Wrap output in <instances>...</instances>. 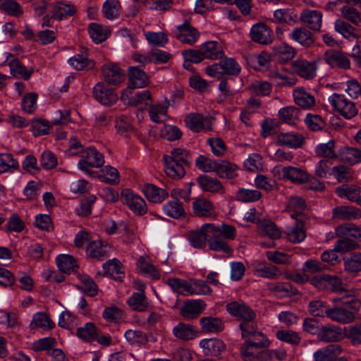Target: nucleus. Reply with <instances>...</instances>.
I'll return each mask as SVG.
<instances>
[{
    "instance_id": "nucleus-1",
    "label": "nucleus",
    "mask_w": 361,
    "mask_h": 361,
    "mask_svg": "<svg viewBox=\"0 0 361 361\" xmlns=\"http://www.w3.org/2000/svg\"><path fill=\"white\" fill-rule=\"evenodd\" d=\"M163 160L166 175L174 179L183 178L185 173V167L191 163L190 153L181 148L172 149L170 155L164 156Z\"/></svg>"
},
{
    "instance_id": "nucleus-2",
    "label": "nucleus",
    "mask_w": 361,
    "mask_h": 361,
    "mask_svg": "<svg viewBox=\"0 0 361 361\" xmlns=\"http://www.w3.org/2000/svg\"><path fill=\"white\" fill-rule=\"evenodd\" d=\"M221 59L219 63L206 67L205 73L208 75L220 79L224 75L236 76L240 74L241 67L235 59L225 57Z\"/></svg>"
},
{
    "instance_id": "nucleus-3",
    "label": "nucleus",
    "mask_w": 361,
    "mask_h": 361,
    "mask_svg": "<svg viewBox=\"0 0 361 361\" xmlns=\"http://www.w3.org/2000/svg\"><path fill=\"white\" fill-rule=\"evenodd\" d=\"M328 101L334 111L345 118L350 119L357 114L355 104L348 99L344 94L333 93L329 97Z\"/></svg>"
},
{
    "instance_id": "nucleus-4",
    "label": "nucleus",
    "mask_w": 361,
    "mask_h": 361,
    "mask_svg": "<svg viewBox=\"0 0 361 361\" xmlns=\"http://www.w3.org/2000/svg\"><path fill=\"white\" fill-rule=\"evenodd\" d=\"M104 164L103 154L99 152L95 147H90L82 152V158L78 165L82 171H87L90 167L98 168Z\"/></svg>"
},
{
    "instance_id": "nucleus-5",
    "label": "nucleus",
    "mask_w": 361,
    "mask_h": 361,
    "mask_svg": "<svg viewBox=\"0 0 361 361\" xmlns=\"http://www.w3.org/2000/svg\"><path fill=\"white\" fill-rule=\"evenodd\" d=\"M226 309L230 315L240 322L255 319V312L245 302L231 301L226 305Z\"/></svg>"
},
{
    "instance_id": "nucleus-6",
    "label": "nucleus",
    "mask_w": 361,
    "mask_h": 361,
    "mask_svg": "<svg viewBox=\"0 0 361 361\" xmlns=\"http://www.w3.org/2000/svg\"><path fill=\"white\" fill-rule=\"evenodd\" d=\"M239 329L241 331V336L245 341L250 340L251 337H261L259 341H254V344L257 345H269L270 342L264 335L257 331L256 322L255 319L245 320L240 322Z\"/></svg>"
},
{
    "instance_id": "nucleus-7",
    "label": "nucleus",
    "mask_w": 361,
    "mask_h": 361,
    "mask_svg": "<svg viewBox=\"0 0 361 361\" xmlns=\"http://www.w3.org/2000/svg\"><path fill=\"white\" fill-rule=\"evenodd\" d=\"M214 229V224H204L200 229L191 231L188 237L190 244L196 248L204 247L208 238L212 235Z\"/></svg>"
},
{
    "instance_id": "nucleus-8",
    "label": "nucleus",
    "mask_w": 361,
    "mask_h": 361,
    "mask_svg": "<svg viewBox=\"0 0 361 361\" xmlns=\"http://www.w3.org/2000/svg\"><path fill=\"white\" fill-rule=\"evenodd\" d=\"M92 94L94 98L104 106H111L118 99V96L114 89L101 82L94 85Z\"/></svg>"
},
{
    "instance_id": "nucleus-9",
    "label": "nucleus",
    "mask_w": 361,
    "mask_h": 361,
    "mask_svg": "<svg viewBox=\"0 0 361 361\" xmlns=\"http://www.w3.org/2000/svg\"><path fill=\"white\" fill-rule=\"evenodd\" d=\"M317 337L324 343L339 342L345 338L343 329L334 324H326L319 328Z\"/></svg>"
},
{
    "instance_id": "nucleus-10",
    "label": "nucleus",
    "mask_w": 361,
    "mask_h": 361,
    "mask_svg": "<svg viewBox=\"0 0 361 361\" xmlns=\"http://www.w3.org/2000/svg\"><path fill=\"white\" fill-rule=\"evenodd\" d=\"M250 35L252 41L261 44H271L274 39L271 30L262 23L254 25L250 30Z\"/></svg>"
},
{
    "instance_id": "nucleus-11",
    "label": "nucleus",
    "mask_w": 361,
    "mask_h": 361,
    "mask_svg": "<svg viewBox=\"0 0 361 361\" xmlns=\"http://www.w3.org/2000/svg\"><path fill=\"white\" fill-rule=\"evenodd\" d=\"M175 37L183 43L192 44L198 40L200 33L186 20L182 25L177 26Z\"/></svg>"
},
{
    "instance_id": "nucleus-12",
    "label": "nucleus",
    "mask_w": 361,
    "mask_h": 361,
    "mask_svg": "<svg viewBox=\"0 0 361 361\" xmlns=\"http://www.w3.org/2000/svg\"><path fill=\"white\" fill-rule=\"evenodd\" d=\"M293 71L301 78L311 80L317 75V61L298 59L292 63Z\"/></svg>"
},
{
    "instance_id": "nucleus-13",
    "label": "nucleus",
    "mask_w": 361,
    "mask_h": 361,
    "mask_svg": "<svg viewBox=\"0 0 361 361\" xmlns=\"http://www.w3.org/2000/svg\"><path fill=\"white\" fill-rule=\"evenodd\" d=\"M76 12L73 4L64 1H56L51 5L50 13L54 19L63 20L73 16Z\"/></svg>"
},
{
    "instance_id": "nucleus-14",
    "label": "nucleus",
    "mask_w": 361,
    "mask_h": 361,
    "mask_svg": "<svg viewBox=\"0 0 361 361\" xmlns=\"http://www.w3.org/2000/svg\"><path fill=\"white\" fill-rule=\"evenodd\" d=\"M325 61L331 67H338L342 69L350 68V61L343 52L337 50L326 51L324 56Z\"/></svg>"
},
{
    "instance_id": "nucleus-15",
    "label": "nucleus",
    "mask_w": 361,
    "mask_h": 361,
    "mask_svg": "<svg viewBox=\"0 0 361 361\" xmlns=\"http://www.w3.org/2000/svg\"><path fill=\"white\" fill-rule=\"evenodd\" d=\"M102 73L105 81L115 85L124 81L126 78L121 68L114 63L104 64L102 67Z\"/></svg>"
},
{
    "instance_id": "nucleus-16",
    "label": "nucleus",
    "mask_w": 361,
    "mask_h": 361,
    "mask_svg": "<svg viewBox=\"0 0 361 361\" xmlns=\"http://www.w3.org/2000/svg\"><path fill=\"white\" fill-rule=\"evenodd\" d=\"M281 173L284 179L288 180L294 184L302 185L308 180L307 171L302 168L292 166H284Z\"/></svg>"
},
{
    "instance_id": "nucleus-17",
    "label": "nucleus",
    "mask_w": 361,
    "mask_h": 361,
    "mask_svg": "<svg viewBox=\"0 0 361 361\" xmlns=\"http://www.w3.org/2000/svg\"><path fill=\"white\" fill-rule=\"evenodd\" d=\"M205 302L200 299L187 301L180 308V314L186 319L197 317L205 309Z\"/></svg>"
},
{
    "instance_id": "nucleus-18",
    "label": "nucleus",
    "mask_w": 361,
    "mask_h": 361,
    "mask_svg": "<svg viewBox=\"0 0 361 361\" xmlns=\"http://www.w3.org/2000/svg\"><path fill=\"white\" fill-rule=\"evenodd\" d=\"M343 352V348L338 344H330L322 348L313 354L314 361H333Z\"/></svg>"
},
{
    "instance_id": "nucleus-19",
    "label": "nucleus",
    "mask_w": 361,
    "mask_h": 361,
    "mask_svg": "<svg viewBox=\"0 0 361 361\" xmlns=\"http://www.w3.org/2000/svg\"><path fill=\"white\" fill-rule=\"evenodd\" d=\"M199 345L206 355L217 356L226 350L224 342L216 338L202 339Z\"/></svg>"
},
{
    "instance_id": "nucleus-20",
    "label": "nucleus",
    "mask_w": 361,
    "mask_h": 361,
    "mask_svg": "<svg viewBox=\"0 0 361 361\" xmlns=\"http://www.w3.org/2000/svg\"><path fill=\"white\" fill-rule=\"evenodd\" d=\"M172 332L177 339L184 341H192L198 336V331L196 327L183 322L175 326Z\"/></svg>"
},
{
    "instance_id": "nucleus-21",
    "label": "nucleus",
    "mask_w": 361,
    "mask_h": 361,
    "mask_svg": "<svg viewBox=\"0 0 361 361\" xmlns=\"http://www.w3.org/2000/svg\"><path fill=\"white\" fill-rule=\"evenodd\" d=\"M300 19L309 29L317 31L322 27V13L319 11L306 9L301 13Z\"/></svg>"
},
{
    "instance_id": "nucleus-22",
    "label": "nucleus",
    "mask_w": 361,
    "mask_h": 361,
    "mask_svg": "<svg viewBox=\"0 0 361 361\" xmlns=\"http://www.w3.org/2000/svg\"><path fill=\"white\" fill-rule=\"evenodd\" d=\"M335 192L342 199L361 203V188L356 185H342Z\"/></svg>"
},
{
    "instance_id": "nucleus-23",
    "label": "nucleus",
    "mask_w": 361,
    "mask_h": 361,
    "mask_svg": "<svg viewBox=\"0 0 361 361\" xmlns=\"http://www.w3.org/2000/svg\"><path fill=\"white\" fill-rule=\"evenodd\" d=\"M336 158L350 166L361 163V150L355 147H343L337 153Z\"/></svg>"
},
{
    "instance_id": "nucleus-24",
    "label": "nucleus",
    "mask_w": 361,
    "mask_h": 361,
    "mask_svg": "<svg viewBox=\"0 0 361 361\" xmlns=\"http://www.w3.org/2000/svg\"><path fill=\"white\" fill-rule=\"evenodd\" d=\"M327 317L334 322L345 324L352 323L355 319L353 311L338 307H329Z\"/></svg>"
},
{
    "instance_id": "nucleus-25",
    "label": "nucleus",
    "mask_w": 361,
    "mask_h": 361,
    "mask_svg": "<svg viewBox=\"0 0 361 361\" xmlns=\"http://www.w3.org/2000/svg\"><path fill=\"white\" fill-rule=\"evenodd\" d=\"M311 283L319 290H339L340 279L329 275L317 276L312 279Z\"/></svg>"
},
{
    "instance_id": "nucleus-26",
    "label": "nucleus",
    "mask_w": 361,
    "mask_h": 361,
    "mask_svg": "<svg viewBox=\"0 0 361 361\" xmlns=\"http://www.w3.org/2000/svg\"><path fill=\"white\" fill-rule=\"evenodd\" d=\"M9 56L12 59L9 60L8 57H7L6 62L8 63L10 67L11 73L16 77L20 76L25 80H29L31 75L34 73V68L32 67L26 68L18 59L13 58L11 54H9Z\"/></svg>"
},
{
    "instance_id": "nucleus-27",
    "label": "nucleus",
    "mask_w": 361,
    "mask_h": 361,
    "mask_svg": "<svg viewBox=\"0 0 361 361\" xmlns=\"http://www.w3.org/2000/svg\"><path fill=\"white\" fill-rule=\"evenodd\" d=\"M142 191L145 194L147 200L152 203L161 202L169 195L165 190L150 183L144 185Z\"/></svg>"
},
{
    "instance_id": "nucleus-28",
    "label": "nucleus",
    "mask_w": 361,
    "mask_h": 361,
    "mask_svg": "<svg viewBox=\"0 0 361 361\" xmlns=\"http://www.w3.org/2000/svg\"><path fill=\"white\" fill-rule=\"evenodd\" d=\"M204 59L216 60L222 59L224 51L221 44L216 41H208L200 46Z\"/></svg>"
},
{
    "instance_id": "nucleus-29",
    "label": "nucleus",
    "mask_w": 361,
    "mask_h": 361,
    "mask_svg": "<svg viewBox=\"0 0 361 361\" xmlns=\"http://www.w3.org/2000/svg\"><path fill=\"white\" fill-rule=\"evenodd\" d=\"M290 37L304 47H310L314 42L313 34L303 27L294 28L290 34Z\"/></svg>"
},
{
    "instance_id": "nucleus-30",
    "label": "nucleus",
    "mask_w": 361,
    "mask_h": 361,
    "mask_svg": "<svg viewBox=\"0 0 361 361\" xmlns=\"http://www.w3.org/2000/svg\"><path fill=\"white\" fill-rule=\"evenodd\" d=\"M295 103L302 109H310L314 106V97L303 87H298L293 92Z\"/></svg>"
},
{
    "instance_id": "nucleus-31",
    "label": "nucleus",
    "mask_w": 361,
    "mask_h": 361,
    "mask_svg": "<svg viewBox=\"0 0 361 361\" xmlns=\"http://www.w3.org/2000/svg\"><path fill=\"white\" fill-rule=\"evenodd\" d=\"M102 267L104 274L115 280L121 281L124 276L122 264L116 258L106 261Z\"/></svg>"
},
{
    "instance_id": "nucleus-32",
    "label": "nucleus",
    "mask_w": 361,
    "mask_h": 361,
    "mask_svg": "<svg viewBox=\"0 0 361 361\" xmlns=\"http://www.w3.org/2000/svg\"><path fill=\"white\" fill-rule=\"evenodd\" d=\"M303 142V137L300 135L291 133H280L276 139L278 145L287 146L290 148L300 147Z\"/></svg>"
},
{
    "instance_id": "nucleus-33",
    "label": "nucleus",
    "mask_w": 361,
    "mask_h": 361,
    "mask_svg": "<svg viewBox=\"0 0 361 361\" xmlns=\"http://www.w3.org/2000/svg\"><path fill=\"white\" fill-rule=\"evenodd\" d=\"M335 217L343 220H353L361 217V210L352 205H341L334 209Z\"/></svg>"
},
{
    "instance_id": "nucleus-34",
    "label": "nucleus",
    "mask_w": 361,
    "mask_h": 361,
    "mask_svg": "<svg viewBox=\"0 0 361 361\" xmlns=\"http://www.w3.org/2000/svg\"><path fill=\"white\" fill-rule=\"evenodd\" d=\"M129 87L142 88L148 84V78L144 71L137 67L129 68Z\"/></svg>"
},
{
    "instance_id": "nucleus-35",
    "label": "nucleus",
    "mask_w": 361,
    "mask_h": 361,
    "mask_svg": "<svg viewBox=\"0 0 361 361\" xmlns=\"http://www.w3.org/2000/svg\"><path fill=\"white\" fill-rule=\"evenodd\" d=\"M255 275L267 279H277L281 272L274 265L268 263H258L254 267Z\"/></svg>"
},
{
    "instance_id": "nucleus-36",
    "label": "nucleus",
    "mask_w": 361,
    "mask_h": 361,
    "mask_svg": "<svg viewBox=\"0 0 361 361\" xmlns=\"http://www.w3.org/2000/svg\"><path fill=\"white\" fill-rule=\"evenodd\" d=\"M87 255L92 258L104 260L109 255L108 247L100 240H93L87 244Z\"/></svg>"
},
{
    "instance_id": "nucleus-37",
    "label": "nucleus",
    "mask_w": 361,
    "mask_h": 361,
    "mask_svg": "<svg viewBox=\"0 0 361 361\" xmlns=\"http://www.w3.org/2000/svg\"><path fill=\"white\" fill-rule=\"evenodd\" d=\"M197 182L200 186L204 191L211 192H224V188L221 182L216 178H214L207 175H202L197 178Z\"/></svg>"
},
{
    "instance_id": "nucleus-38",
    "label": "nucleus",
    "mask_w": 361,
    "mask_h": 361,
    "mask_svg": "<svg viewBox=\"0 0 361 361\" xmlns=\"http://www.w3.org/2000/svg\"><path fill=\"white\" fill-rule=\"evenodd\" d=\"M200 324L203 331L216 333L221 331L224 328L223 321L219 317H204L200 319Z\"/></svg>"
},
{
    "instance_id": "nucleus-39",
    "label": "nucleus",
    "mask_w": 361,
    "mask_h": 361,
    "mask_svg": "<svg viewBox=\"0 0 361 361\" xmlns=\"http://www.w3.org/2000/svg\"><path fill=\"white\" fill-rule=\"evenodd\" d=\"M127 303L132 310L137 312H145L149 307L145 293H134L128 298Z\"/></svg>"
},
{
    "instance_id": "nucleus-40",
    "label": "nucleus",
    "mask_w": 361,
    "mask_h": 361,
    "mask_svg": "<svg viewBox=\"0 0 361 361\" xmlns=\"http://www.w3.org/2000/svg\"><path fill=\"white\" fill-rule=\"evenodd\" d=\"M336 236H350L361 241V228L352 224H344L335 228Z\"/></svg>"
},
{
    "instance_id": "nucleus-41",
    "label": "nucleus",
    "mask_w": 361,
    "mask_h": 361,
    "mask_svg": "<svg viewBox=\"0 0 361 361\" xmlns=\"http://www.w3.org/2000/svg\"><path fill=\"white\" fill-rule=\"evenodd\" d=\"M269 345H257L251 341H245L240 349V353L245 361H259L260 356L257 350L258 348H265Z\"/></svg>"
},
{
    "instance_id": "nucleus-42",
    "label": "nucleus",
    "mask_w": 361,
    "mask_h": 361,
    "mask_svg": "<svg viewBox=\"0 0 361 361\" xmlns=\"http://www.w3.org/2000/svg\"><path fill=\"white\" fill-rule=\"evenodd\" d=\"M30 326L31 329L40 328L44 330H49L54 328V323L47 314L39 312L33 315Z\"/></svg>"
},
{
    "instance_id": "nucleus-43",
    "label": "nucleus",
    "mask_w": 361,
    "mask_h": 361,
    "mask_svg": "<svg viewBox=\"0 0 361 361\" xmlns=\"http://www.w3.org/2000/svg\"><path fill=\"white\" fill-rule=\"evenodd\" d=\"M56 264L59 270L65 274H71L77 270L78 265L75 259L68 255H60L56 257Z\"/></svg>"
},
{
    "instance_id": "nucleus-44",
    "label": "nucleus",
    "mask_w": 361,
    "mask_h": 361,
    "mask_svg": "<svg viewBox=\"0 0 361 361\" xmlns=\"http://www.w3.org/2000/svg\"><path fill=\"white\" fill-rule=\"evenodd\" d=\"M285 233L287 240L293 243H300L306 238V233L302 224L287 227Z\"/></svg>"
},
{
    "instance_id": "nucleus-45",
    "label": "nucleus",
    "mask_w": 361,
    "mask_h": 361,
    "mask_svg": "<svg viewBox=\"0 0 361 361\" xmlns=\"http://www.w3.org/2000/svg\"><path fill=\"white\" fill-rule=\"evenodd\" d=\"M335 30L348 39H357L355 28L342 19H337L334 23Z\"/></svg>"
},
{
    "instance_id": "nucleus-46",
    "label": "nucleus",
    "mask_w": 361,
    "mask_h": 361,
    "mask_svg": "<svg viewBox=\"0 0 361 361\" xmlns=\"http://www.w3.org/2000/svg\"><path fill=\"white\" fill-rule=\"evenodd\" d=\"M276 337L279 341L292 345H298L302 341L299 333L290 329L277 331L276 332Z\"/></svg>"
},
{
    "instance_id": "nucleus-47",
    "label": "nucleus",
    "mask_w": 361,
    "mask_h": 361,
    "mask_svg": "<svg viewBox=\"0 0 361 361\" xmlns=\"http://www.w3.org/2000/svg\"><path fill=\"white\" fill-rule=\"evenodd\" d=\"M238 169L235 164L227 161H222L215 166L217 174L222 178H234L238 176Z\"/></svg>"
},
{
    "instance_id": "nucleus-48",
    "label": "nucleus",
    "mask_w": 361,
    "mask_h": 361,
    "mask_svg": "<svg viewBox=\"0 0 361 361\" xmlns=\"http://www.w3.org/2000/svg\"><path fill=\"white\" fill-rule=\"evenodd\" d=\"M137 267L142 274L152 279H158L160 274L156 267L149 261L145 260L143 257H140L137 262Z\"/></svg>"
},
{
    "instance_id": "nucleus-49",
    "label": "nucleus",
    "mask_w": 361,
    "mask_h": 361,
    "mask_svg": "<svg viewBox=\"0 0 361 361\" xmlns=\"http://www.w3.org/2000/svg\"><path fill=\"white\" fill-rule=\"evenodd\" d=\"M331 173L340 183L350 182L353 180L351 169L343 164L333 166Z\"/></svg>"
},
{
    "instance_id": "nucleus-50",
    "label": "nucleus",
    "mask_w": 361,
    "mask_h": 361,
    "mask_svg": "<svg viewBox=\"0 0 361 361\" xmlns=\"http://www.w3.org/2000/svg\"><path fill=\"white\" fill-rule=\"evenodd\" d=\"M89 34L94 42L101 43L106 39L109 30L99 24L92 23L89 25Z\"/></svg>"
},
{
    "instance_id": "nucleus-51",
    "label": "nucleus",
    "mask_w": 361,
    "mask_h": 361,
    "mask_svg": "<svg viewBox=\"0 0 361 361\" xmlns=\"http://www.w3.org/2000/svg\"><path fill=\"white\" fill-rule=\"evenodd\" d=\"M77 336L85 341L90 342L97 338V329L93 323L87 322L77 329Z\"/></svg>"
},
{
    "instance_id": "nucleus-52",
    "label": "nucleus",
    "mask_w": 361,
    "mask_h": 361,
    "mask_svg": "<svg viewBox=\"0 0 361 361\" xmlns=\"http://www.w3.org/2000/svg\"><path fill=\"white\" fill-rule=\"evenodd\" d=\"M249 90L254 95L265 97L270 94L272 91V86L269 82L255 80L250 85Z\"/></svg>"
},
{
    "instance_id": "nucleus-53",
    "label": "nucleus",
    "mask_w": 361,
    "mask_h": 361,
    "mask_svg": "<svg viewBox=\"0 0 361 361\" xmlns=\"http://www.w3.org/2000/svg\"><path fill=\"white\" fill-rule=\"evenodd\" d=\"M121 4L118 0H106L102 6V12L105 18L114 20L118 17Z\"/></svg>"
},
{
    "instance_id": "nucleus-54",
    "label": "nucleus",
    "mask_w": 361,
    "mask_h": 361,
    "mask_svg": "<svg viewBox=\"0 0 361 361\" xmlns=\"http://www.w3.org/2000/svg\"><path fill=\"white\" fill-rule=\"evenodd\" d=\"M274 18L277 23L291 25L296 23L297 15L291 9H277L274 13Z\"/></svg>"
},
{
    "instance_id": "nucleus-55",
    "label": "nucleus",
    "mask_w": 361,
    "mask_h": 361,
    "mask_svg": "<svg viewBox=\"0 0 361 361\" xmlns=\"http://www.w3.org/2000/svg\"><path fill=\"white\" fill-rule=\"evenodd\" d=\"M185 123L188 128L195 133L200 132L204 128V118L197 113H191L185 118Z\"/></svg>"
},
{
    "instance_id": "nucleus-56",
    "label": "nucleus",
    "mask_w": 361,
    "mask_h": 361,
    "mask_svg": "<svg viewBox=\"0 0 361 361\" xmlns=\"http://www.w3.org/2000/svg\"><path fill=\"white\" fill-rule=\"evenodd\" d=\"M329 306L324 301L315 300L310 302L308 310L314 317H327Z\"/></svg>"
},
{
    "instance_id": "nucleus-57",
    "label": "nucleus",
    "mask_w": 361,
    "mask_h": 361,
    "mask_svg": "<svg viewBox=\"0 0 361 361\" xmlns=\"http://www.w3.org/2000/svg\"><path fill=\"white\" fill-rule=\"evenodd\" d=\"M124 312L116 305H111L104 308L102 312L103 318L108 322L116 323L123 318Z\"/></svg>"
},
{
    "instance_id": "nucleus-58",
    "label": "nucleus",
    "mask_w": 361,
    "mask_h": 361,
    "mask_svg": "<svg viewBox=\"0 0 361 361\" xmlns=\"http://www.w3.org/2000/svg\"><path fill=\"white\" fill-rule=\"evenodd\" d=\"M343 238L337 240L334 245L335 250L339 253L345 254L359 248V245L354 240L347 236H343Z\"/></svg>"
},
{
    "instance_id": "nucleus-59",
    "label": "nucleus",
    "mask_w": 361,
    "mask_h": 361,
    "mask_svg": "<svg viewBox=\"0 0 361 361\" xmlns=\"http://www.w3.org/2000/svg\"><path fill=\"white\" fill-rule=\"evenodd\" d=\"M81 282L80 289L91 297L95 296L98 293V287L94 281L87 275L82 274L78 276Z\"/></svg>"
},
{
    "instance_id": "nucleus-60",
    "label": "nucleus",
    "mask_w": 361,
    "mask_h": 361,
    "mask_svg": "<svg viewBox=\"0 0 361 361\" xmlns=\"http://www.w3.org/2000/svg\"><path fill=\"white\" fill-rule=\"evenodd\" d=\"M269 77L279 87H292L298 82V79L294 75H282L278 72L271 73Z\"/></svg>"
},
{
    "instance_id": "nucleus-61",
    "label": "nucleus",
    "mask_w": 361,
    "mask_h": 361,
    "mask_svg": "<svg viewBox=\"0 0 361 361\" xmlns=\"http://www.w3.org/2000/svg\"><path fill=\"white\" fill-rule=\"evenodd\" d=\"M315 153L321 157L336 158L337 153L335 152V141L331 140L326 143L319 145L315 149Z\"/></svg>"
},
{
    "instance_id": "nucleus-62",
    "label": "nucleus",
    "mask_w": 361,
    "mask_h": 361,
    "mask_svg": "<svg viewBox=\"0 0 361 361\" xmlns=\"http://www.w3.org/2000/svg\"><path fill=\"white\" fill-rule=\"evenodd\" d=\"M259 229L262 235H267L271 239H278L281 237V231L270 221H261L259 224Z\"/></svg>"
},
{
    "instance_id": "nucleus-63",
    "label": "nucleus",
    "mask_w": 361,
    "mask_h": 361,
    "mask_svg": "<svg viewBox=\"0 0 361 361\" xmlns=\"http://www.w3.org/2000/svg\"><path fill=\"white\" fill-rule=\"evenodd\" d=\"M262 193L257 190H249L241 188L239 189L237 195L236 200L240 202H256L260 200Z\"/></svg>"
},
{
    "instance_id": "nucleus-64",
    "label": "nucleus",
    "mask_w": 361,
    "mask_h": 361,
    "mask_svg": "<svg viewBox=\"0 0 361 361\" xmlns=\"http://www.w3.org/2000/svg\"><path fill=\"white\" fill-rule=\"evenodd\" d=\"M19 167L18 161L13 159L11 154H0V173L9 170H16Z\"/></svg>"
}]
</instances>
